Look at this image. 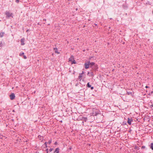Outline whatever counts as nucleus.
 Masks as SVG:
<instances>
[{
  "mask_svg": "<svg viewBox=\"0 0 153 153\" xmlns=\"http://www.w3.org/2000/svg\"><path fill=\"white\" fill-rule=\"evenodd\" d=\"M96 74V72L91 69L89 72H88L87 75L89 76L93 77Z\"/></svg>",
  "mask_w": 153,
  "mask_h": 153,
  "instance_id": "obj_1",
  "label": "nucleus"
},
{
  "mask_svg": "<svg viewBox=\"0 0 153 153\" xmlns=\"http://www.w3.org/2000/svg\"><path fill=\"white\" fill-rule=\"evenodd\" d=\"M5 14L6 15V18H9L11 17L13 18V14L12 13H10V11H6L5 13Z\"/></svg>",
  "mask_w": 153,
  "mask_h": 153,
  "instance_id": "obj_2",
  "label": "nucleus"
},
{
  "mask_svg": "<svg viewBox=\"0 0 153 153\" xmlns=\"http://www.w3.org/2000/svg\"><path fill=\"white\" fill-rule=\"evenodd\" d=\"M99 114V110L97 109H94L93 110L92 114L93 116H96Z\"/></svg>",
  "mask_w": 153,
  "mask_h": 153,
  "instance_id": "obj_3",
  "label": "nucleus"
},
{
  "mask_svg": "<svg viewBox=\"0 0 153 153\" xmlns=\"http://www.w3.org/2000/svg\"><path fill=\"white\" fill-rule=\"evenodd\" d=\"M98 68V67L97 65H95L94 66H92V70H94L96 72L97 71Z\"/></svg>",
  "mask_w": 153,
  "mask_h": 153,
  "instance_id": "obj_4",
  "label": "nucleus"
},
{
  "mask_svg": "<svg viewBox=\"0 0 153 153\" xmlns=\"http://www.w3.org/2000/svg\"><path fill=\"white\" fill-rule=\"evenodd\" d=\"M89 63H90V61H88L87 62L85 63V68L86 69H87L89 68L90 65Z\"/></svg>",
  "mask_w": 153,
  "mask_h": 153,
  "instance_id": "obj_5",
  "label": "nucleus"
},
{
  "mask_svg": "<svg viewBox=\"0 0 153 153\" xmlns=\"http://www.w3.org/2000/svg\"><path fill=\"white\" fill-rule=\"evenodd\" d=\"M10 100H14L15 97V95L14 93H12L10 95Z\"/></svg>",
  "mask_w": 153,
  "mask_h": 153,
  "instance_id": "obj_6",
  "label": "nucleus"
},
{
  "mask_svg": "<svg viewBox=\"0 0 153 153\" xmlns=\"http://www.w3.org/2000/svg\"><path fill=\"white\" fill-rule=\"evenodd\" d=\"M133 119L132 118H128L127 123L129 125H131V122L133 121Z\"/></svg>",
  "mask_w": 153,
  "mask_h": 153,
  "instance_id": "obj_7",
  "label": "nucleus"
},
{
  "mask_svg": "<svg viewBox=\"0 0 153 153\" xmlns=\"http://www.w3.org/2000/svg\"><path fill=\"white\" fill-rule=\"evenodd\" d=\"M25 39L24 38H23L22 39H21L20 40V42H21V44L22 45H25Z\"/></svg>",
  "mask_w": 153,
  "mask_h": 153,
  "instance_id": "obj_8",
  "label": "nucleus"
},
{
  "mask_svg": "<svg viewBox=\"0 0 153 153\" xmlns=\"http://www.w3.org/2000/svg\"><path fill=\"white\" fill-rule=\"evenodd\" d=\"M74 59V57L72 55L69 59V61L71 62Z\"/></svg>",
  "mask_w": 153,
  "mask_h": 153,
  "instance_id": "obj_9",
  "label": "nucleus"
},
{
  "mask_svg": "<svg viewBox=\"0 0 153 153\" xmlns=\"http://www.w3.org/2000/svg\"><path fill=\"white\" fill-rule=\"evenodd\" d=\"M53 49H54V51L56 53L59 54L60 53V52H58V49L56 48H54Z\"/></svg>",
  "mask_w": 153,
  "mask_h": 153,
  "instance_id": "obj_10",
  "label": "nucleus"
},
{
  "mask_svg": "<svg viewBox=\"0 0 153 153\" xmlns=\"http://www.w3.org/2000/svg\"><path fill=\"white\" fill-rule=\"evenodd\" d=\"M54 153L56 152V153H59V149L58 148H56L55 151L54 152Z\"/></svg>",
  "mask_w": 153,
  "mask_h": 153,
  "instance_id": "obj_11",
  "label": "nucleus"
},
{
  "mask_svg": "<svg viewBox=\"0 0 153 153\" xmlns=\"http://www.w3.org/2000/svg\"><path fill=\"white\" fill-rule=\"evenodd\" d=\"M82 74H79V75L78 76V79H79L80 80V81L82 79Z\"/></svg>",
  "mask_w": 153,
  "mask_h": 153,
  "instance_id": "obj_12",
  "label": "nucleus"
},
{
  "mask_svg": "<svg viewBox=\"0 0 153 153\" xmlns=\"http://www.w3.org/2000/svg\"><path fill=\"white\" fill-rule=\"evenodd\" d=\"M127 94L128 95H132V91H127Z\"/></svg>",
  "mask_w": 153,
  "mask_h": 153,
  "instance_id": "obj_13",
  "label": "nucleus"
},
{
  "mask_svg": "<svg viewBox=\"0 0 153 153\" xmlns=\"http://www.w3.org/2000/svg\"><path fill=\"white\" fill-rule=\"evenodd\" d=\"M150 148L152 150H153V143H152L150 144Z\"/></svg>",
  "mask_w": 153,
  "mask_h": 153,
  "instance_id": "obj_14",
  "label": "nucleus"
},
{
  "mask_svg": "<svg viewBox=\"0 0 153 153\" xmlns=\"http://www.w3.org/2000/svg\"><path fill=\"white\" fill-rule=\"evenodd\" d=\"M90 65H91V66H94V65H95V63L93 62H90V63H89Z\"/></svg>",
  "mask_w": 153,
  "mask_h": 153,
  "instance_id": "obj_15",
  "label": "nucleus"
},
{
  "mask_svg": "<svg viewBox=\"0 0 153 153\" xmlns=\"http://www.w3.org/2000/svg\"><path fill=\"white\" fill-rule=\"evenodd\" d=\"M4 33V32H1L0 33V37H2L3 36Z\"/></svg>",
  "mask_w": 153,
  "mask_h": 153,
  "instance_id": "obj_16",
  "label": "nucleus"
},
{
  "mask_svg": "<svg viewBox=\"0 0 153 153\" xmlns=\"http://www.w3.org/2000/svg\"><path fill=\"white\" fill-rule=\"evenodd\" d=\"M76 62L74 60V59L71 62V64H76Z\"/></svg>",
  "mask_w": 153,
  "mask_h": 153,
  "instance_id": "obj_17",
  "label": "nucleus"
},
{
  "mask_svg": "<svg viewBox=\"0 0 153 153\" xmlns=\"http://www.w3.org/2000/svg\"><path fill=\"white\" fill-rule=\"evenodd\" d=\"M87 117H82V120H83L85 122H86L87 121Z\"/></svg>",
  "mask_w": 153,
  "mask_h": 153,
  "instance_id": "obj_18",
  "label": "nucleus"
},
{
  "mask_svg": "<svg viewBox=\"0 0 153 153\" xmlns=\"http://www.w3.org/2000/svg\"><path fill=\"white\" fill-rule=\"evenodd\" d=\"M87 86L88 88H90L91 87V85L90 84L89 82H88L87 84Z\"/></svg>",
  "mask_w": 153,
  "mask_h": 153,
  "instance_id": "obj_19",
  "label": "nucleus"
},
{
  "mask_svg": "<svg viewBox=\"0 0 153 153\" xmlns=\"http://www.w3.org/2000/svg\"><path fill=\"white\" fill-rule=\"evenodd\" d=\"M24 54V53L23 52H21L19 54V56H22V55Z\"/></svg>",
  "mask_w": 153,
  "mask_h": 153,
  "instance_id": "obj_20",
  "label": "nucleus"
},
{
  "mask_svg": "<svg viewBox=\"0 0 153 153\" xmlns=\"http://www.w3.org/2000/svg\"><path fill=\"white\" fill-rule=\"evenodd\" d=\"M51 141H52V140L51 139H50V140H49V141H48V143L49 144H50L51 143Z\"/></svg>",
  "mask_w": 153,
  "mask_h": 153,
  "instance_id": "obj_21",
  "label": "nucleus"
},
{
  "mask_svg": "<svg viewBox=\"0 0 153 153\" xmlns=\"http://www.w3.org/2000/svg\"><path fill=\"white\" fill-rule=\"evenodd\" d=\"M44 144L45 146L46 147H47V142H45L44 143Z\"/></svg>",
  "mask_w": 153,
  "mask_h": 153,
  "instance_id": "obj_22",
  "label": "nucleus"
},
{
  "mask_svg": "<svg viewBox=\"0 0 153 153\" xmlns=\"http://www.w3.org/2000/svg\"><path fill=\"white\" fill-rule=\"evenodd\" d=\"M53 149H49V151L50 152H51L53 150Z\"/></svg>",
  "mask_w": 153,
  "mask_h": 153,
  "instance_id": "obj_23",
  "label": "nucleus"
},
{
  "mask_svg": "<svg viewBox=\"0 0 153 153\" xmlns=\"http://www.w3.org/2000/svg\"><path fill=\"white\" fill-rule=\"evenodd\" d=\"M145 148V146H142L141 147V148L142 149H144Z\"/></svg>",
  "mask_w": 153,
  "mask_h": 153,
  "instance_id": "obj_24",
  "label": "nucleus"
},
{
  "mask_svg": "<svg viewBox=\"0 0 153 153\" xmlns=\"http://www.w3.org/2000/svg\"><path fill=\"white\" fill-rule=\"evenodd\" d=\"M23 58L24 59H27V57L25 55L23 56Z\"/></svg>",
  "mask_w": 153,
  "mask_h": 153,
  "instance_id": "obj_25",
  "label": "nucleus"
},
{
  "mask_svg": "<svg viewBox=\"0 0 153 153\" xmlns=\"http://www.w3.org/2000/svg\"><path fill=\"white\" fill-rule=\"evenodd\" d=\"M16 3H18L19 2V0H16Z\"/></svg>",
  "mask_w": 153,
  "mask_h": 153,
  "instance_id": "obj_26",
  "label": "nucleus"
},
{
  "mask_svg": "<svg viewBox=\"0 0 153 153\" xmlns=\"http://www.w3.org/2000/svg\"><path fill=\"white\" fill-rule=\"evenodd\" d=\"M91 87V90H93V89H94V87H93V86H92V87H91H91Z\"/></svg>",
  "mask_w": 153,
  "mask_h": 153,
  "instance_id": "obj_27",
  "label": "nucleus"
},
{
  "mask_svg": "<svg viewBox=\"0 0 153 153\" xmlns=\"http://www.w3.org/2000/svg\"><path fill=\"white\" fill-rule=\"evenodd\" d=\"M2 46V43L1 42L0 44V47Z\"/></svg>",
  "mask_w": 153,
  "mask_h": 153,
  "instance_id": "obj_28",
  "label": "nucleus"
},
{
  "mask_svg": "<svg viewBox=\"0 0 153 153\" xmlns=\"http://www.w3.org/2000/svg\"><path fill=\"white\" fill-rule=\"evenodd\" d=\"M84 74V72L83 71H82V73H81L80 74H82V75Z\"/></svg>",
  "mask_w": 153,
  "mask_h": 153,
  "instance_id": "obj_29",
  "label": "nucleus"
},
{
  "mask_svg": "<svg viewBox=\"0 0 153 153\" xmlns=\"http://www.w3.org/2000/svg\"><path fill=\"white\" fill-rule=\"evenodd\" d=\"M43 21H46V19H43Z\"/></svg>",
  "mask_w": 153,
  "mask_h": 153,
  "instance_id": "obj_30",
  "label": "nucleus"
},
{
  "mask_svg": "<svg viewBox=\"0 0 153 153\" xmlns=\"http://www.w3.org/2000/svg\"><path fill=\"white\" fill-rule=\"evenodd\" d=\"M146 88H149V87L148 86H146V87H145Z\"/></svg>",
  "mask_w": 153,
  "mask_h": 153,
  "instance_id": "obj_31",
  "label": "nucleus"
},
{
  "mask_svg": "<svg viewBox=\"0 0 153 153\" xmlns=\"http://www.w3.org/2000/svg\"><path fill=\"white\" fill-rule=\"evenodd\" d=\"M48 149H46V151H47V152H48Z\"/></svg>",
  "mask_w": 153,
  "mask_h": 153,
  "instance_id": "obj_32",
  "label": "nucleus"
},
{
  "mask_svg": "<svg viewBox=\"0 0 153 153\" xmlns=\"http://www.w3.org/2000/svg\"><path fill=\"white\" fill-rule=\"evenodd\" d=\"M151 107H153V105H151Z\"/></svg>",
  "mask_w": 153,
  "mask_h": 153,
  "instance_id": "obj_33",
  "label": "nucleus"
},
{
  "mask_svg": "<svg viewBox=\"0 0 153 153\" xmlns=\"http://www.w3.org/2000/svg\"><path fill=\"white\" fill-rule=\"evenodd\" d=\"M57 143L56 142L55 143V144H57Z\"/></svg>",
  "mask_w": 153,
  "mask_h": 153,
  "instance_id": "obj_34",
  "label": "nucleus"
},
{
  "mask_svg": "<svg viewBox=\"0 0 153 153\" xmlns=\"http://www.w3.org/2000/svg\"><path fill=\"white\" fill-rule=\"evenodd\" d=\"M137 148V147L135 146V147L134 149H136Z\"/></svg>",
  "mask_w": 153,
  "mask_h": 153,
  "instance_id": "obj_35",
  "label": "nucleus"
}]
</instances>
